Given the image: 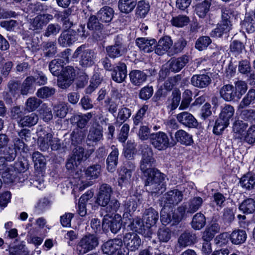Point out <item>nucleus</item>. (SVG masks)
I'll list each match as a JSON object with an SVG mask.
<instances>
[{"instance_id": "obj_1", "label": "nucleus", "mask_w": 255, "mask_h": 255, "mask_svg": "<svg viewBox=\"0 0 255 255\" xmlns=\"http://www.w3.org/2000/svg\"><path fill=\"white\" fill-rule=\"evenodd\" d=\"M154 163L141 160L140 168L146 177L145 186L152 194H161L165 190L166 176L158 170L152 168Z\"/></svg>"}, {"instance_id": "obj_2", "label": "nucleus", "mask_w": 255, "mask_h": 255, "mask_svg": "<svg viewBox=\"0 0 255 255\" xmlns=\"http://www.w3.org/2000/svg\"><path fill=\"white\" fill-rule=\"evenodd\" d=\"M113 193L112 187L109 184L104 183L99 187L97 194L96 203L100 206L106 207L107 213L116 212L120 206V204L116 199L111 200Z\"/></svg>"}, {"instance_id": "obj_3", "label": "nucleus", "mask_w": 255, "mask_h": 255, "mask_svg": "<svg viewBox=\"0 0 255 255\" xmlns=\"http://www.w3.org/2000/svg\"><path fill=\"white\" fill-rule=\"evenodd\" d=\"M99 244V238L94 234L85 235L78 241L75 252L78 255H83L96 249Z\"/></svg>"}, {"instance_id": "obj_4", "label": "nucleus", "mask_w": 255, "mask_h": 255, "mask_svg": "<svg viewBox=\"0 0 255 255\" xmlns=\"http://www.w3.org/2000/svg\"><path fill=\"white\" fill-rule=\"evenodd\" d=\"M96 53L93 50L86 48L85 45L78 47L73 55L74 58L80 57V65L84 68L90 67L95 64Z\"/></svg>"}, {"instance_id": "obj_5", "label": "nucleus", "mask_w": 255, "mask_h": 255, "mask_svg": "<svg viewBox=\"0 0 255 255\" xmlns=\"http://www.w3.org/2000/svg\"><path fill=\"white\" fill-rule=\"evenodd\" d=\"M94 149L85 151L82 146L76 147L72 151V154L67 162L66 167L68 170L75 169L82 161L86 160L93 152Z\"/></svg>"}, {"instance_id": "obj_6", "label": "nucleus", "mask_w": 255, "mask_h": 255, "mask_svg": "<svg viewBox=\"0 0 255 255\" xmlns=\"http://www.w3.org/2000/svg\"><path fill=\"white\" fill-rule=\"evenodd\" d=\"M106 50L109 57L115 59L125 54L128 51V48L123 42L122 37L118 35L115 39L114 44L107 46Z\"/></svg>"}, {"instance_id": "obj_7", "label": "nucleus", "mask_w": 255, "mask_h": 255, "mask_svg": "<svg viewBox=\"0 0 255 255\" xmlns=\"http://www.w3.org/2000/svg\"><path fill=\"white\" fill-rule=\"evenodd\" d=\"M149 140L152 146L159 150H165L170 145L168 135L163 131L151 133Z\"/></svg>"}, {"instance_id": "obj_8", "label": "nucleus", "mask_w": 255, "mask_h": 255, "mask_svg": "<svg viewBox=\"0 0 255 255\" xmlns=\"http://www.w3.org/2000/svg\"><path fill=\"white\" fill-rule=\"evenodd\" d=\"M124 221L121 216L118 214H116L114 217L107 214L103 218L102 228L103 230H106L108 227L112 233H117L121 229Z\"/></svg>"}, {"instance_id": "obj_9", "label": "nucleus", "mask_w": 255, "mask_h": 255, "mask_svg": "<svg viewBox=\"0 0 255 255\" xmlns=\"http://www.w3.org/2000/svg\"><path fill=\"white\" fill-rule=\"evenodd\" d=\"M183 199V194L178 189L170 190L163 195L161 199V205L164 207L168 205H176Z\"/></svg>"}, {"instance_id": "obj_10", "label": "nucleus", "mask_w": 255, "mask_h": 255, "mask_svg": "<svg viewBox=\"0 0 255 255\" xmlns=\"http://www.w3.org/2000/svg\"><path fill=\"white\" fill-rule=\"evenodd\" d=\"M128 162L129 167L123 166L119 170L118 184L122 187L130 184L132 171L135 169L134 165Z\"/></svg>"}, {"instance_id": "obj_11", "label": "nucleus", "mask_w": 255, "mask_h": 255, "mask_svg": "<svg viewBox=\"0 0 255 255\" xmlns=\"http://www.w3.org/2000/svg\"><path fill=\"white\" fill-rule=\"evenodd\" d=\"M123 242L128 251L134 252L140 247L141 241L139 236L135 233L125 234Z\"/></svg>"}, {"instance_id": "obj_12", "label": "nucleus", "mask_w": 255, "mask_h": 255, "mask_svg": "<svg viewBox=\"0 0 255 255\" xmlns=\"http://www.w3.org/2000/svg\"><path fill=\"white\" fill-rule=\"evenodd\" d=\"M53 18V15L50 14L38 15L34 18L30 19V28L33 30H41L43 27Z\"/></svg>"}, {"instance_id": "obj_13", "label": "nucleus", "mask_w": 255, "mask_h": 255, "mask_svg": "<svg viewBox=\"0 0 255 255\" xmlns=\"http://www.w3.org/2000/svg\"><path fill=\"white\" fill-rule=\"evenodd\" d=\"M123 220L124 225L128 224V227L131 230L142 233V227L144 226L143 222L140 218H136L134 219L131 218V215L128 213H124L123 214Z\"/></svg>"}, {"instance_id": "obj_14", "label": "nucleus", "mask_w": 255, "mask_h": 255, "mask_svg": "<svg viewBox=\"0 0 255 255\" xmlns=\"http://www.w3.org/2000/svg\"><path fill=\"white\" fill-rule=\"evenodd\" d=\"M103 129L100 127H91L87 135L86 142L88 145H96L103 139Z\"/></svg>"}, {"instance_id": "obj_15", "label": "nucleus", "mask_w": 255, "mask_h": 255, "mask_svg": "<svg viewBox=\"0 0 255 255\" xmlns=\"http://www.w3.org/2000/svg\"><path fill=\"white\" fill-rule=\"evenodd\" d=\"M127 76V66L125 63L120 62L114 67L112 72V78L118 83L123 82Z\"/></svg>"}, {"instance_id": "obj_16", "label": "nucleus", "mask_w": 255, "mask_h": 255, "mask_svg": "<svg viewBox=\"0 0 255 255\" xmlns=\"http://www.w3.org/2000/svg\"><path fill=\"white\" fill-rule=\"evenodd\" d=\"M123 245V241L121 239L110 240L103 244L102 250L104 254L108 255L114 254Z\"/></svg>"}, {"instance_id": "obj_17", "label": "nucleus", "mask_w": 255, "mask_h": 255, "mask_svg": "<svg viewBox=\"0 0 255 255\" xmlns=\"http://www.w3.org/2000/svg\"><path fill=\"white\" fill-rule=\"evenodd\" d=\"M176 119L181 124L190 128H195L198 126L197 120L187 112H183L177 114Z\"/></svg>"}, {"instance_id": "obj_18", "label": "nucleus", "mask_w": 255, "mask_h": 255, "mask_svg": "<svg viewBox=\"0 0 255 255\" xmlns=\"http://www.w3.org/2000/svg\"><path fill=\"white\" fill-rule=\"evenodd\" d=\"M120 98L119 92L117 90H112L111 98L105 101L106 107L110 113L114 114L117 112Z\"/></svg>"}, {"instance_id": "obj_19", "label": "nucleus", "mask_w": 255, "mask_h": 255, "mask_svg": "<svg viewBox=\"0 0 255 255\" xmlns=\"http://www.w3.org/2000/svg\"><path fill=\"white\" fill-rule=\"evenodd\" d=\"M92 117V115L91 113L83 115H76L71 117L70 121L72 125H76L79 128L82 129L86 126Z\"/></svg>"}, {"instance_id": "obj_20", "label": "nucleus", "mask_w": 255, "mask_h": 255, "mask_svg": "<svg viewBox=\"0 0 255 255\" xmlns=\"http://www.w3.org/2000/svg\"><path fill=\"white\" fill-rule=\"evenodd\" d=\"M173 42L169 36H164L160 38L155 48V52L159 55L165 53L171 48Z\"/></svg>"}, {"instance_id": "obj_21", "label": "nucleus", "mask_w": 255, "mask_h": 255, "mask_svg": "<svg viewBox=\"0 0 255 255\" xmlns=\"http://www.w3.org/2000/svg\"><path fill=\"white\" fill-rule=\"evenodd\" d=\"M155 43L156 40L154 39H148L144 37H140L136 40V45L139 49L147 53H149L154 49Z\"/></svg>"}, {"instance_id": "obj_22", "label": "nucleus", "mask_w": 255, "mask_h": 255, "mask_svg": "<svg viewBox=\"0 0 255 255\" xmlns=\"http://www.w3.org/2000/svg\"><path fill=\"white\" fill-rule=\"evenodd\" d=\"M210 77L206 74L194 75L191 79V83L199 88L207 87L211 83Z\"/></svg>"}, {"instance_id": "obj_23", "label": "nucleus", "mask_w": 255, "mask_h": 255, "mask_svg": "<svg viewBox=\"0 0 255 255\" xmlns=\"http://www.w3.org/2000/svg\"><path fill=\"white\" fill-rule=\"evenodd\" d=\"M219 93L221 97L226 101H237L233 85L226 84L220 88Z\"/></svg>"}, {"instance_id": "obj_24", "label": "nucleus", "mask_w": 255, "mask_h": 255, "mask_svg": "<svg viewBox=\"0 0 255 255\" xmlns=\"http://www.w3.org/2000/svg\"><path fill=\"white\" fill-rule=\"evenodd\" d=\"M112 151L107 159V168L109 171L113 172L118 164L119 150L114 145L111 146Z\"/></svg>"}, {"instance_id": "obj_25", "label": "nucleus", "mask_w": 255, "mask_h": 255, "mask_svg": "<svg viewBox=\"0 0 255 255\" xmlns=\"http://www.w3.org/2000/svg\"><path fill=\"white\" fill-rule=\"evenodd\" d=\"M158 219V213L154 209L150 208L145 211L143 221L147 228H150L155 225Z\"/></svg>"}, {"instance_id": "obj_26", "label": "nucleus", "mask_w": 255, "mask_h": 255, "mask_svg": "<svg viewBox=\"0 0 255 255\" xmlns=\"http://www.w3.org/2000/svg\"><path fill=\"white\" fill-rule=\"evenodd\" d=\"M131 83L135 86H140L147 79V76L143 71L134 70L129 74Z\"/></svg>"}, {"instance_id": "obj_27", "label": "nucleus", "mask_w": 255, "mask_h": 255, "mask_svg": "<svg viewBox=\"0 0 255 255\" xmlns=\"http://www.w3.org/2000/svg\"><path fill=\"white\" fill-rule=\"evenodd\" d=\"M247 235L245 230L237 229L230 235V240L233 244L238 245L243 244L247 240Z\"/></svg>"}, {"instance_id": "obj_28", "label": "nucleus", "mask_w": 255, "mask_h": 255, "mask_svg": "<svg viewBox=\"0 0 255 255\" xmlns=\"http://www.w3.org/2000/svg\"><path fill=\"white\" fill-rule=\"evenodd\" d=\"M188 61V57L186 55L172 59L169 64L170 70L174 72H178L186 65Z\"/></svg>"}, {"instance_id": "obj_29", "label": "nucleus", "mask_w": 255, "mask_h": 255, "mask_svg": "<svg viewBox=\"0 0 255 255\" xmlns=\"http://www.w3.org/2000/svg\"><path fill=\"white\" fill-rule=\"evenodd\" d=\"M195 234L185 232L182 233L178 240V243L180 247H186L190 246L196 242Z\"/></svg>"}, {"instance_id": "obj_30", "label": "nucleus", "mask_w": 255, "mask_h": 255, "mask_svg": "<svg viewBox=\"0 0 255 255\" xmlns=\"http://www.w3.org/2000/svg\"><path fill=\"white\" fill-rule=\"evenodd\" d=\"M213 0H204L195 5L196 13L201 18H204L208 12Z\"/></svg>"}, {"instance_id": "obj_31", "label": "nucleus", "mask_w": 255, "mask_h": 255, "mask_svg": "<svg viewBox=\"0 0 255 255\" xmlns=\"http://www.w3.org/2000/svg\"><path fill=\"white\" fill-rule=\"evenodd\" d=\"M98 18L101 22L108 23L111 21L114 16L113 8L105 6L102 8L97 13Z\"/></svg>"}, {"instance_id": "obj_32", "label": "nucleus", "mask_w": 255, "mask_h": 255, "mask_svg": "<svg viewBox=\"0 0 255 255\" xmlns=\"http://www.w3.org/2000/svg\"><path fill=\"white\" fill-rule=\"evenodd\" d=\"M64 65V62L62 59H54L50 62L49 69L53 75L58 76L63 70Z\"/></svg>"}, {"instance_id": "obj_33", "label": "nucleus", "mask_w": 255, "mask_h": 255, "mask_svg": "<svg viewBox=\"0 0 255 255\" xmlns=\"http://www.w3.org/2000/svg\"><path fill=\"white\" fill-rule=\"evenodd\" d=\"M75 39L74 32L71 30L63 31L58 38L59 43L63 47L70 45Z\"/></svg>"}, {"instance_id": "obj_34", "label": "nucleus", "mask_w": 255, "mask_h": 255, "mask_svg": "<svg viewBox=\"0 0 255 255\" xmlns=\"http://www.w3.org/2000/svg\"><path fill=\"white\" fill-rule=\"evenodd\" d=\"M241 186L246 189L250 190L255 187V174L248 173L240 179Z\"/></svg>"}, {"instance_id": "obj_35", "label": "nucleus", "mask_w": 255, "mask_h": 255, "mask_svg": "<svg viewBox=\"0 0 255 255\" xmlns=\"http://www.w3.org/2000/svg\"><path fill=\"white\" fill-rule=\"evenodd\" d=\"M175 138L182 144L189 145L193 142L192 136L183 129H179L175 132Z\"/></svg>"}, {"instance_id": "obj_36", "label": "nucleus", "mask_w": 255, "mask_h": 255, "mask_svg": "<svg viewBox=\"0 0 255 255\" xmlns=\"http://www.w3.org/2000/svg\"><path fill=\"white\" fill-rule=\"evenodd\" d=\"M136 4V0H119L118 7L122 12L128 13L133 10Z\"/></svg>"}, {"instance_id": "obj_37", "label": "nucleus", "mask_w": 255, "mask_h": 255, "mask_svg": "<svg viewBox=\"0 0 255 255\" xmlns=\"http://www.w3.org/2000/svg\"><path fill=\"white\" fill-rule=\"evenodd\" d=\"M232 29V25L228 24L227 23L221 21L218 24L217 27L211 32L212 37H220L224 34H226Z\"/></svg>"}, {"instance_id": "obj_38", "label": "nucleus", "mask_w": 255, "mask_h": 255, "mask_svg": "<svg viewBox=\"0 0 255 255\" xmlns=\"http://www.w3.org/2000/svg\"><path fill=\"white\" fill-rule=\"evenodd\" d=\"M239 209L244 213L249 214L255 211V201L252 198L244 200L239 206Z\"/></svg>"}, {"instance_id": "obj_39", "label": "nucleus", "mask_w": 255, "mask_h": 255, "mask_svg": "<svg viewBox=\"0 0 255 255\" xmlns=\"http://www.w3.org/2000/svg\"><path fill=\"white\" fill-rule=\"evenodd\" d=\"M38 121V115L35 113L24 116L18 122V124L22 127H31L36 125Z\"/></svg>"}, {"instance_id": "obj_40", "label": "nucleus", "mask_w": 255, "mask_h": 255, "mask_svg": "<svg viewBox=\"0 0 255 255\" xmlns=\"http://www.w3.org/2000/svg\"><path fill=\"white\" fill-rule=\"evenodd\" d=\"M234 89L237 100H240L248 90V85L244 81H237L234 83Z\"/></svg>"}, {"instance_id": "obj_41", "label": "nucleus", "mask_w": 255, "mask_h": 255, "mask_svg": "<svg viewBox=\"0 0 255 255\" xmlns=\"http://www.w3.org/2000/svg\"><path fill=\"white\" fill-rule=\"evenodd\" d=\"M242 27L249 33L254 31L255 30L254 15L250 13L246 14L244 20L242 22Z\"/></svg>"}, {"instance_id": "obj_42", "label": "nucleus", "mask_w": 255, "mask_h": 255, "mask_svg": "<svg viewBox=\"0 0 255 255\" xmlns=\"http://www.w3.org/2000/svg\"><path fill=\"white\" fill-rule=\"evenodd\" d=\"M206 224L205 216L201 213H196L193 217L192 227L195 230H200L203 228Z\"/></svg>"}, {"instance_id": "obj_43", "label": "nucleus", "mask_w": 255, "mask_h": 255, "mask_svg": "<svg viewBox=\"0 0 255 255\" xmlns=\"http://www.w3.org/2000/svg\"><path fill=\"white\" fill-rule=\"evenodd\" d=\"M170 22L173 26L180 28L187 25L190 22V19L185 15H178L173 17Z\"/></svg>"}, {"instance_id": "obj_44", "label": "nucleus", "mask_w": 255, "mask_h": 255, "mask_svg": "<svg viewBox=\"0 0 255 255\" xmlns=\"http://www.w3.org/2000/svg\"><path fill=\"white\" fill-rule=\"evenodd\" d=\"M248 126V124L242 121L238 120L236 121L233 126V130L236 133L239 134L238 136V138L241 139H244V136L246 135L245 134L246 133L245 130Z\"/></svg>"}, {"instance_id": "obj_45", "label": "nucleus", "mask_w": 255, "mask_h": 255, "mask_svg": "<svg viewBox=\"0 0 255 255\" xmlns=\"http://www.w3.org/2000/svg\"><path fill=\"white\" fill-rule=\"evenodd\" d=\"M32 160L34 163V167L37 169L42 171L46 165V159L40 152H34L32 154Z\"/></svg>"}, {"instance_id": "obj_46", "label": "nucleus", "mask_w": 255, "mask_h": 255, "mask_svg": "<svg viewBox=\"0 0 255 255\" xmlns=\"http://www.w3.org/2000/svg\"><path fill=\"white\" fill-rule=\"evenodd\" d=\"M203 199L200 197H194L191 199L188 203L187 213H195L201 207Z\"/></svg>"}, {"instance_id": "obj_47", "label": "nucleus", "mask_w": 255, "mask_h": 255, "mask_svg": "<svg viewBox=\"0 0 255 255\" xmlns=\"http://www.w3.org/2000/svg\"><path fill=\"white\" fill-rule=\"evenodd\" d=\"M44 54L46 57H53L57 52L56 44L55 42L47 41L43 43Z\"/></svg>"}, {"instance_id": "obj_48", "label": "nucleus", "mask_w": 255, "mask_h": 255, "mask_svg": "<svg viewBox=\"0 0 255 255\" xmlns=\"http://www.w3.org/2000/svg\"><path fill=\"white\" fill-rule=\"evenodd\" d=\"M255 100V89H251L241 101L239 107L244 108L254 103Z\"/></svg>"}, {"instance_id": "obj_49", "label": "nucleus", "mask_w": 255, "mask_h": 255, "mask_svg": "<svg viewBox=\"0 0 255 255\" xmlns=\"http://www.w3.org/2000/svg\"><path fill=\"white\" fill-rule=\"evenodd\" d=\"M12 167L16 172H24L29 168L28 161L24 157H19Z\"/></svg>"}, {"instance_id": "obj_50", "label": "nucleus", "mask_w": 255, "mask_h": 255, "mask_svg": "<svg viewBox=\"0 0 255 255\" xmlns=\"http://www.w3.org/2000/svg\"><path fill=\"white\" fill-rule=\"evenodd\" d=\"M137 5L136 14L140 17H145L149 10V3L142 0L139 1Z\"/></svg>"}, {"instance_id": "obj_51", "label": "nucleus", "mask_w": 255, "mask_h": 255, "mask_svg": "<svg viewBox=\"0 0 255 255\" xmlns=\"http://www.w3.org/2000/svg\"><path fill=\"white\" fill-rule=\"evenodd\" d=\"M16 171L13 170V167H8L1 172V176L3 181L6 183L13 182L16 176Z\"/></svg>"}, {"instance_id": "obj_52", "label": "nucleus", "mask_w": 255, "mask_h": 255, "mask_svg": "<svg viewBox=\"0 0 255 255\" xmlns=\"http://www.w3.org/2000/svg\"><path fill=\"white\" fill-rule=\"evenodd\" d=\"M42 103V101L35 97L27 99L25 103V110L30 112L34 111Z\"/></svg>"}, {"instance_id": "obj_53", "label": "nucleus", "mask_w": 255, "mask_h": 255, "mask_svg": "<svg viewBox=\"0 0 255 255\" xmlns=\"http://www.w3.org/2000/svg\"><path fill=\"white\" fill-rule=\"evenodd\" d=\"M101 171V166L99 164H96L89 167L85 171V174L90 179H94L99 177Z\"/></svg>"}, {"instance_id": "obj_54", "label": "nucleus", "mask_w": 255, "mask_h": 255, "mask_svg": "<svg viewBox=\"0 0 255 255\" xmlns=\"http://www.w3.org/2000/svg\"><path fill=\"white\" fill-rule=\"evenodd\" d=\"M10 255H29L28 253L25 250V245L23 242L18 243L9 249Z\"/></svg>"}, {"instance_id": "obj_55", "label": "nucleus", "mask_w": 255, "mask_h": 255, "mask_svg": "<svg viewBox=\"0 0 255 255\" xmlns=\"http://www.w3.org/2000/svg\"><path fill=\"white\" fill-rule=\"evenodd\" d=\"M234 112L235 109L232 106L225 105L221 110L219 118L229 122V120L234 115Z\"/></svg>"}, {"instance_id": "obj_56", "label": "nucleus", "mask_w": 255, "mask_h": 255, "mask_svg": "<svg viewBox=\"0 0 255 255\" xmlns=\"http://www.w3.org/2000/svg\"><path fill=\"white\" fill-rule=\"evenodd\" d=\"M233 11L228 6L225 7L222 9V22L227 23L228 24L232 26L231 20L233 18Z\"/></svg>"}, {"instance_id": "obj_57", "label": "nucleus", "mask_w": 255, "mask_h": 255, "mask_svg": "<svg viewBox=\"0 0 255 255\" xmlns=\"http://www.w3.org/2000/svg\"><path fill=\"white\" fill-rule=\"evenodd\" d=\"M131 112L129 109L123 107L121 108L118 112L117 122L121 124L126 121L131 116Z\"/></svg>"}, {"instance_id": "obj_58", "label": "nucleus", "mask_w": 255, "mask_h": 255, "mask_svg": "<svg viewBox=\"0 0 255 255\" xmlns=\"http://www.w3.org/2000/svg\"><path fill=\"white\" fill-rule=\"evenodd\" d=\"M55 93V89L54 88L45 86L37 90L36 95L39 98L44 99L52 96Z\"/></svg>"}, {"instance_id": "obj_59", "label": "nucleus", "mask_w": 255, "mask_h": 255, "mask_svg": "<svg viewBox=\"0 0 255 255\" xmlns=\"http://www.w3.org/2000/svg\"><path fill=\"white\" fill-rule=\"evenodd\" d=\"M187 42L186 39L180 36L174 42L171 51L173 53H177L181 52L187 45Z\"/></svg>"}, {"instance_id": "obj_60", "label": "nucleus", "mask_w": 255, "mask_h": 255, "mask_svg": "<svg viewBox=\"0 0 255 255\" xmlns=\"http://www.w3.org/2000/svg\"><path fill=\"white\" fill-rule=\"evenodd\" d=\"M89 199V196L87 194H83L79 199L78 203V213L80 216L84 217L87 214L86 208V203Z\"/></svg>"}, {"instance_id": "obj_61", "label": "nucleus", "mask_w": 255, "mask_h": 255, "mask_svg": "<svg viewBox=\"0 0 255 255\" xmlns=\"http://www.w3.org/2000/svg\"><path fill=\"white\" fill-rule=\"evenodd\" d=\"M229 125V122L227 121L219 118L215 123L213 128V132L216 134H220L224 129Z\"/></svg>"}, {"instance_id": "obj_62", "label": "nucleus", "mask_w": 255, "mask_h": 255, "mask_svg": "<svg viewBox=\"0 0 255 255\" xmlns=\"http://www.w3.org/2000/svg\"><path fill=\"white\" fill-rule=\"evenodd\" d=\"M157 236L160 242L167 243L171 238V233L169 229L163 227L159 229Z\"/></svg>"}, {"instance_id": "obj_63", "label": "nucleus", "mask_w": 255, "mask_h": 255, "mask_svg": "<svg viewBox=\"0 0 255 255\" xmlns=\"http://www.w3.org/2000/svg\"><path fill=\"white\" fill-rule=\"evenodd\" d=\"M36 79L33 76L27 77L23 81L21 89V93L22 95L27 94L28 91L32 87L33 84L35 83Z\"/></svg>"}, {"instance_id": "obj_64", "label": "nucleus", "mask_w": 255, "mask_h": 255, "mask_svg": "<svg viewBox=\"0 0 255 255\" xmlns=\"http://www.w3.org/2000/svg\"><path fill=\"white\" fill-rule=\"evenodd\" d=\"M211 43V40L208 36H202L199 38L195 43V47L200 51L206 49Z\"/></svg>"}]
</instances>
